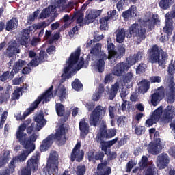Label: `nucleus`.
Instances as JSON below:
<instances>
[{
	"label": "nucleus",
	"instance_id": "6e6552de",
	"mask_svg": "<svg viewBox=\"0 0 175 175\" xmlns=\"http://www.w3.org/2000/svg\"><path fill=\"white\" fill-rule=\"evenodd\" d=\"M132 80H133V74L132 72H128L123 79V83L121 79H118L114 85H112L110 91L109 92V98L111 100H113L118 92V90L121 85L124 86V84H131L132 85Z\"/></svg>",
	"mask_w": 175,
	"mask_h": 175
},
{
	"label": "nucleus",
	"instance_id": "8fccbe9b",
	"mask_svg": "<svg viewBox=\"0 0 175 175\" xmlns=\"http://www.w3.org/2000/svg\"><path fill=\"white\" fill-rule=\"evenodd\" d=\"M128 123V120L125 116H120L117 120L118 126H125Z\"/></svg>",
	"mask_w": 175,
	"mask_h": 175
},
{
	"label": "nucleus",
	"instance_id": "a18cd8bd",
	"mask_svg": "<svg viewBox=\"0 0 175 175\" xmlns=\"http://www.w3.org/2000/svg\"><path fill=\"white\" fill-rule=\"evenodd\" d=\"M72 87L75 91H81L83 90V84L77 79H75L72 82Z\"/></svg>",
	"mask_w": 175,
	"mask_h": 175
},
{
	"label": "nucleus",
	"instance_id": "f03ea898",
	"mask_svg": "<svg viewBox=\"0 0 175 175\" xmlns=\"http://www.w3.org/2000/svg\"><path fill=\"white\" fill-rule=\"evenodd\" d=\"M81 50L77 48L76 51L71 53L68 61L64 68V73L62 75V79H70L72 76L76 75V70H80L84 66V58L80 57Z\"/></svg>",
	"mask_w": 175,
	"mask_h": 175
},
{
	"label": "nucleus",
	"instance_id": "338daca9",
	"mask_svg": "<svg viewBox=\"0 0 175 175\" xmlns=\"http://www.w3.org/2000/svg\"><path fill=\"white\" fill-rule=\"evenodd\" d=\"M103 92V88H101L99 93H96L93 95V100L97 101L98 99H100V96Z\"/></svg>",
	"mask_w": 175,
	"mask_h": 175
},
{
	"label": "nucleus",
	"instance_id": "c03bdc74",
	"mask_svg": "<svg viewBox=\"0 0 175 175\" xmlns=\"http://www.w3.org/2000/svg\"><path fill=\"white\" fill-rule=\"evenodd\" d=\"M55 109L57 116H62L64 114H65V107H64L62 104L56 103Z\"/></svg>",
	"mask_w": 175,
	"mask_h": 175
},
{
	"label": "nucleus",
	"instance_id": "f8f14e48",
	"mask_svg": "<svg viewBox=\"0 0 175 175\" xmlns=\"http://www.w3.org/2000/svg\"><path fill=\"white\" fill-rule=\"evenodd\" d=\"M49 24L46 23L45 22H41L38 23L37 25H33L29 27V29H24L22 31V36L21 39L18 40V43L21 46H25L27 47V45L29 43V33H31V31L32 29H44V28H46V27H48Z\"/></svg>",
	"mask_w": 175,
	"mask_h": 175
},
{
	"label": "nucleus",
	"instance_id": "2eb2a0df",
	"mask_svg": "<svg viewBox=\"0 0 175 175\" xmlns=\"http://www.w3.org/2000/svg\"><path fill=\"white\" fill-rule=\"evenodd\" d=\"M166 21H165V27L163 28V31L167 33V35H172L173 32V20L175 17V4L172 7V11L167 13L165 14Z\"/></svg>",
	"mask_w": 175,
	"mask_h": 175
},
{
	"label": "nucleus",
	"instance_id": "603ef678",
	"mask_svg": "<svg viewBox=\"0 0 175 175\" xmlns=\"http://www.w3.org/2000/svg\"><path fill=\"white\" fill-rule=\"evenodd\" d=\"M146 69H147V65L144 64H140L136 68V73L137 75H140V73H144V72H146Z\"/></svg>",
	"mask_w": 175,
	"mask_h": 175
},
{
	"label": "nucleus",
	"instance_id": "4c0bfd02",
	"mask_svg": "<svg viewBox=\"0 0 175 175\" xmlns=\"http://www.w3.org/2000/svg\"><path fill=\"white\" fill-rule=\"evenodd\" d=\"M116 42L118 43H123L125 40L126 33L124 29H118L116 31Z\"/></svg>",
	"mask_w": 175,
	"mask_h": 175
},
{
	"label": "nucleus",
	"instance_id": "4468645a",
	"mask_svg": "<svg viewBox=\"0 0 175 175\" xmlns=\"http://www.w3.org/2000/svg\"><path fill=\"white\" fill-rule=\"evenodd\" d=\"M21 144L26 150H22L18 156L12 158V159H14L16 162H24L27 161L29 154L35 151V147L32 144H27L25 142H23V139H21Z\"/></svg>",
	"mask_w": 175,
	"mask_h": 175
},
{
	"label": "nucleus",
	"instance_id": "6ab92c4d",
	"mask_svg": "<svg viewBox=\"0 0 175 175\" xmlns=\"http://www.w3.org/2000/svg\"><path fill=\"white\" fill-rule=\"evenodd\" d=\"M107 16H105L100 20V29L103 31H106L109 29V26L107 25V21L112 18L113 20H117L118 18V15H117L116 10H112L110 12H107Z\"/></svg>",
	"mask_w": 175,
	"mask_h": 175
},
{
	"label": "nucleus",
	"instance_id": "5fc2aeb1",
	"mask_svg": "<svg viewBox=\"0 0 175 175\" xmlns=\"http://www.w3.org/2000/svg\"><path fill=\"white\" fill-rule=\"evenodd\" d=\"M106 151H104V152L105 155L109 156V158H110V159H116V158H117V153L116 152H111V150H110V148L107 149Z\"/></svg>",
	"mask_w": 175,
	"mask_h": 175
},
{
	"label": "nucleus",
	"instance_id": "a878e982",
	"mask_svg": "<svg viewBox=\"0 0 175 175\" xmlns=\"http://www.w3.org/2000/svg\"><path fill=\"white\" fill-rule=\"evenodd\" d=\"M34 121L36 122V125L35 126L36 131H40L43 126L46 125V121L44 119V116H43V112H40L36 114L34 117Z\"/></svg>",
	"mask_w": 175,
	"mask_h": 175
},
{
	"label": "nucleus",
	"instance_id": "f3484780",
	"mask_svg": "<svg viewBox=\"0 0 175 175\" xmlns=\"http://www.w3.org/2000/svg\"><path fill=\"white\" fill-rule=\"evenodd\" d=\"M81 147V144L77 142V144L74 147L72 152L71 153V161H77V162H81L83 158L84 157V152L82 150H80Z\"/></svg>",
	"mask_w": 175,
	"mask_h": 175
},
{
	"label": "nucleus",
	"instance_id": "864d4df0",
	"mask_svg": "<svg viewBox=\"0 0 175 175\" xmlns=\"http://www.w3.org/2000/svg\"><path fill=\"white\" fill-rule=\"evenodd\" d=\"M73 17L76 18L79 24L83 23V20H84V14L81 12H77Z\"/></svg>",
	"mask_w": 175,
	"mask_h": 175
},
{
	"label": "nucleus",
	"instance_id": "393cba45",
	"mask_svg": "<svg viewBox=\"0 0 175 175\" xmlns=\"http://www.w3.org/2000/svg\"><path fill=\"white\" fill-rule=\"evenodd\" d=\"M129 67L126 66V64L122 62L116 64L113 70H112V75L114 76H122L124 73L128 72Z\"/></svg>",
	"mask_w": 175,
	"mask_h": 175
},
{
	"label": "nucleus",
	"instance_id": "c9c22d12",
	"mask_svg": "<svg viewBox=\"0 0 175 175\" xmlns=\"http://www.w3.org/2000/svg\"><path fill=\"white\" fill-rule=\"evenodd\" d=\"M17 162L12 159L10 163L9 167L8 170L1 171L0 175H10V173H14V170L16 168V164Z\"/></svg>",
	"mask_w": 175,
	"mask_h": 175
},
{
	"label": "nucleus",
	"instance_id": "cd10ccee",
	"mask_svg": "<svg viewBox=\"0 0 175 175\" xmlns=\"http://www.w3.org/2000/svg\"><path fill=\"white\" fill-rule=\"evenodd\" d=\"M142 58H143V53L139 52L136 55H134L133 56H130L127 58L126 61L127 63H125L126 64V66L131 68L132 65H135L136 62H139V61H142Z\"/></svg>",
	"mask_w": 175,
	"mask_h": 175
},
{
	"label": "nucleus",
	"instance_id": "b1692460",
	"mask_svg": "<svg viewBox=\"0 0 175 175\" xmlns=\"http://www.w3.org/2000/svg\"><path fill=\"white\" fill-rule=\"evenodd\" d=\"M170 162V159H169L167 154L161 153L157 158L156 165L160 169H165V167H167Z\"/></svg>",
	"mask_w": 175,
	"mask_h": 175
},
{
	"label": "nucleus",
	"instance_id": "7ed1b4c3",
	"mask_svg": "<svg viewBox=\"0 0 175 175\" xmlns=\"http://www.w3.org/2000/svg\"><path fill=\"white\" fill-rule=\"evenodd\" d=\"M89 58H91L92 61H94L92 63L94 69L98 70L100 73L105 70V61L107 59V55L102 51V44L96 43L94 44L90 50Z\"/></svg>",
	"mask_w": 175,
	"mask_h": 175
},
{
	"label": "nucleus",
	"instance_id": "5701e85b",
	"mask_svg": "<svg viewBox=\"0 0 175 175\" xmlns=\"http://www.w3.org/2000/svg\"><path fill=\"white\" fill-rule=\"evenodd\" d=\"M116 135H117L116 129H110L107 131L106 130V125H103L100 128V132L97 134V136H102L103 139H111Z\"/></svg>",
	"mask_w": 175,
	"mask_h": 175
},
{
	"label": "nucleus",
	"instance_id": "c85d7f7f",
	"mask_svg": "<svg viewBox=\"0 0 175 175\" xmlns=\"http://www.w3.org/2000/svg\"><path fill=\"white\" fill-rule=\"evenodd\" d=\"M18 53H20V48L17 46V42L16 41L10 42L7 49V54L9 57H12L13 54H18Z\"/></svg>",
	"mask_w": 175,
	"mask_h": 175
},
{
	"label": "nucleus",
	"instance_id": "69168bd1",
	"mask_svg": "<svg viewBox=\"0 0 175 175\" xmlns=\"http://www.w3.org/2000/svg\"><path fill=\"white\" fill-rule=\"evenodd\" d=\"M117 9L120 12V10H124V8H125V1H119L117 3Z\"/></svg>",
	"mask_w": 175,
	"mask_h": 175
},
{
	"label": "nucleus",
	"instance_id": "7c9ffc66",
	"mask_svg": "<svg viewBox=\"0 0 175 175\" xmlns=\"http://www.w3.org/2000/svg\"><path fill=\"white\" fill-rule=\"evenodd\" d=\"M47 58V54L44 51H40V57H36L33 59L30 62L31 66H38L40 62H43L44 59Z\"/></svg>",
	"mask_w": 175,
	"mask_h": 175
},
{
	"label": "nucleus",
	"instance_id": "0e129e2a",
	"mask_svg": "<svg viewBox=\"0 0 175 175\" xmlns=\"http://www.w3.org/2000/svg\"><path fill=\"white\" fill-rule=\"evenodd\" d=\"M63 20L64 23H66V24H72V23H73V20H75V17H69V16L65 15Z\"/></svg>",
	"mask_w": 175,
	"mask_h": 175
},
{
	"label": "nucleus",
	"instance_id": "a211bd4d",
	"mask_svg": "<svg viewBox=\"0 0 175 175\" xmlns=\"http://www.w3.org/2000/svg\"><path fill=\"white\" fill-rule=\"evenodd\" d=\"M163 109V108L162 106H160L159 108L154 110L150 118L146 120V125L150 127L152 126L154 124L158 122V121H159V118H161V116H162Z\"/></svg>",
	"mask_w": 175,
	"mask_h": 175
},
{
	"label": "nucleus",
	"instance_id": "aec40b11",
	"mask_svg": "<svg viewBox=\"0 0 175 175\" xmlns=\"http://www.w3.org/2000/svg\"><path fill=\"white\" fill-rule=\"evenodd\" d=\"M163 96H165V89L161 86L151 96L150 102L152 106H157Z\"/></svg>",
	"mask_w": 175,
	"mask_h": 175
},
{
	"label": "nucleus",
	"instance_id": "3c124183",
	"mask_svg": "<svg viewBox=\"0 0 175 175\" xmlns=\"http://www.w3.org/2000/svg\"><path fill=\"white\" fill-rule=\"evenodd\" d=\"M9 158H10L9 151L5 152L3 154V157H1V161H0V167H2V166L3 165V163H5L8 162V161H9Z\"/></svg>",
	"mask_w": 175,
	"mask_h": 175
},
{
	"label": "nucleus",
	"instance_id": "e2e57ef3",
	"mask_svg": "<svg viewBox=\"0 0 175 175\" xmlns=\"http://www.w3.org/2000/svg\"><path fill=\"white\" fill-rule=\"evenodd\" d=\"M135 132L136 135H142V133H144V126H137L135 127Z\"/></svg>",
	"mask_w": 175,
	"mask_h": 175
},
{
	"label": "nucleus",
	"instance_id": "473e14b6",
	"mask_svg": "<svg viewBox=\"0 0 175 175\" xmlns=\"http://www.w3.org/2000/svg\"><path fill=\"white\" fill-rule=\"evenodd\" d=\"M111 168L105 164H98L97 167V175H110Z\"/></svg>",
	"mask_w": 175,
	"mask_h": 175
},
{
	"label": "nucleus",
	"instance_id": "72a5a7b5",
	"mask_svg": "<svg viewBox=\"0 0 175 175\" xmlns=\"http://www.w3.org/2000/svg\"><path fill=\"white\" fill-rule=\"evenodd\" d=\"M175 116V108L172 105H168L163 111V117L167 120L172 119Z\"/></svg>",
	"mask_w": 175,
	"mask_h": 175
},
{
	"label": "nucleus",
	"instance_id": "6e6d98bb",
	"mask_svg": "<svg viewBox=\"0 0 175 175\" xmlns=\"http://www.w3.org/2000/svg\"><path fill=\"white\" fill-rule=\"evenodd\" d=\"M136 165H137V162L135 161H130L126 165V172H131Z\"/></svg>",
	"mask_w": 175,
	"mask_h": 175
},
{
	"label": "nucleus",
	"instance_id": "49530a36",
	"mask_svg": "<svg viewBox=\"0 0 175 175\" xmlns=\"http://www.w3.org/2000/svg\"><path fill=\"white\" fill-rule=\"evenodd\" d=\"M173 4V1H161L159 3V5L160 6L161 9H163L165 10L166 9H169L170 6Z\"/></svg>",
	"mask_w": 175,
	"mask_h": 175
},
{
	"label": "nucleus",
	"instance_id": "c756f323",
	"mask_svg": "<svg viewBox=\"0 0 175 175\" xmlns=\"http://www.w3.org/2000/svg\"><path fill=\"white\" fill-rule=\"evenodd\" d=\"M107 51H108V59H113L116 55V46L111 42V39L108 38L107 41Z\"/></svg>",
	"mask_w": 175,
	"mask_h": 175
},
{
	"label": "nucleus",
	"instance_id": "4be33fe9",
	"mask_svg": "<svg viewBox=\"0 0 175 175\" xmlns=\"http://www.w3.org/2000/svg\"><path fill=\"white\" fill-rule=\"evenodd\" d=\"M102 14V10H89L86 12L85 21L88 24L94 23Z\"/></svg>",
	"mask_w": 175,
	"mask_h": 175
},
{
	"label": "nucleus",
	"instance_id": "dca6fc26",
	"mask_svg": "<svg viewBox=\"0 0 175 175\" xmlns=\"http://www.w3.org/2000/svg\"><path fill=\"white\" fill-rule=\"evenodd\" d=\"M165 147V142L161 141V139H156L154 142H150L148 147V151L152 154L153 155H157V154H159L162 149Z\"/></svg>",
	"mask_w": 175,
	"mask_h": 175
},
{
	"label": "nucleus",
	"instance_id": "680f3d73",
	"mask_svg": "<svg viewBox=\"0 0 175 175\" xmlns=\"http://www.w3.org/2000/svg\"><path fill=\"white\" fill-rule=\"evenodd\" d=\"M150 83H161L162 79L159 76H152L149 79Z\"/></svg>",
	"mask_w": 175,
	"mask_h": 175
},
{
	"label": "nucleus",
	"instance_id": "412c9836",
	"mask_svg": "<svg viewBox=\"0 0 175 175\" xmlns=\"http://www.w3.org/2000/svg\"><path fill=\"white\" fill-rule=\"evenodd\" d=\"M98 143H100L101 146V150L102 151H105L106 153H107V150L110 148L111 146H113V144H116L117 142H118V137H116L112 140L105 142L103 141V139L102 136L97 135L96 137Z\"/></svg>",
	"mask_w": 175,
	"mask_h": 175
},
{
	"label": "nucleus",
	"instance_id": "39448f33",
	"mask_svg": "<svg viewBox=\"0 0 175 175\" xmlns=\"http://www.w3.org/2000/svg\"><path fill=\"white\" fill-rule=\"evenodd\" d=\"M31 121L32 120L27 119V120L25 123L20 124L16 130V139H18V142L21 144V139H22L23 142L25 143V144H33L35 150V142H36L38 137H39V134L33 133L28 138V135H27V133H24L25 129H27V126L29 125V124H31Z\"/></svg>",
	"mask_w": 175,
	"mask_h": 175
},
{
	"label": "nucleus",
	"instance_id": "f257e3e1",
	"mask_svg": "<svg viewBox=\"0 0 175 175\" xmlns=\"http://www.w3.org/2000/svg\"><path fill=\"white\" fill-rule=\"evenodd\" d=\"M140 25L137 23L133 24L129 29V33L126 34V38L135 36L137 39H146V29L143 27H148L149 29H152L157 23H159L158 14H154L151 16V13L147 12L143 19L139 20Z\"/></svg>",
	"mask_w": 175,
	"mask_h": 175
},
{
	"label": "nucleus",
	"instance_id": "37998d69",
	"mask_svg": "<svg viewBox=\"0 0 175 175\" xmlns=\"http://www.w3.org/2000/svg\"><path fill=\"white\" fill-rule=\"evenodd\" d=\"M27 65V62L24 60H18L14 64V70H17L18 72L21 70L23 67L24 66Z\"/></svg>",
	"mask_w": 175,
	"mask_h": 175
},
{
	"label": "nucleus",
	"instance_id": "e433bc0d",
	"mask_svg": "<svg viewBox=\"0 0 175 175\" xmlns=\"http://www.w3.org/2000/svg\"><path fill=\"white\" fill-rule=\"evenodd\" d=\"M55 94L60 98V100L62 102L64 98L66 96V89L63 85H59L55 90Z\"/></svg>",
	"mask_w": 175,
	"mask_h": 175
},
{
	"label": "nucleus",
	"instance_id": "58836bf2",
	"mask_svg": "<svg viewBox=\"0 0 175 175\" xmlns=\"http://www.w3.org/2000/svg\"><path fill=\"white\" fill-rule=\"evenodd\" d=\"M45 38L46 39H49V43H53V42H55V40H58V39H59V33L57 32L51 34V31H46L45 33Z\"/></svg>",
	"mask_w": 175,
	"mask_h": 175
},
{
	"label": "nucleus",
	"instance_id": "20e7f679",
	"mask_svg": "<svg viewBox=\"0 0 175 175\" xmlns=\"http://www.w3.org/2000/svg\"><path fill=\"white\" fill-rule=\"evenodd\" d=\"M54 140H57L59 146H62L64 143H66V137L65 136V126L62 124L56 131L55 135L51 134L47 138L42 141V144L40 146V150L42 152L47 151L53 144Z\"/></svg>",
	"mask_w": 175,
	"mask_h": 175
},
{
	"label": "nucleus",
	"instance_id": "13d9d810",
	"mask_svg": "<svg viewBox=\"0 0 175 175\" xmlns=\"http://www.w3.org/2000/svg\"><path fill=\"white\" fill-rule=\"evenodd\" d=\"M154 174H155V165H151L146 170V172H145V175H154Z\"/></svg>",
	"mask_w": 175,
	"mask_h": 175
},
{
	"label": "nucleus",
	"instance_id": "774afa93",
	"mask_svg": "<svg viewBox=\"0 0 175 175\" xmlns=\"http://www.w3.org/2000/svg\"><path fill=\"white\" fill-rule=\"evenodd\" d=\"M113 74H109L106 75L104 81L105 84H107V83H111V81H113Z\"/></svg>",
	"mask_w": 175,
	"mask_h": 175
},
{
	"label": "nucleus",
	"instance_id": "ea45409f",
	"mask_svg": "<svg viewBox=\"0 0 175 175\" xmlns=\"http://www.w3.org/2000/svg\"><path fill=\"white\" fill-rule=\"evenodd\" d=\"M148 90H150V81L146 79L142 80L139 83V92L146 94Z\"/></svg>",
	"mask_w": 175,
	"mask_h": 175
},
{
	"label": "nucleus",
	"instance_id": "f704fd0d",
	"mask_svg": "<svg viewBox=\"0 0 175 175\" xmlns=\"http://www.w3.org/2000/svg\"><path fill=\"white\" fill-rule=\"evenodd\" d=\"M79 129L82 136H85L90 132V126L88 123L85 122V119H82L79 122Z\"/></svg>",
	"mask_w": 175,
	"mask_h": 175
},
{
	"label": "nucleus",
	"instance_id": "09e8293b",
	"mask_svg": "<svg viewBox=\"0 0 175 175\" xmlns=\"http://www.w3.org/2000/svg\"><path fill=\"white\" fill-rule=\"evenodd\" d=\"M125 46L122 45L118 47V51L115 53L114 58H118V57H122L125 54Z\"/></svg>",
	"mask_w": 175,
	"mask_h": 175
},
{
	"label": "nucleus",
	"instance_id": "052dcab7",
	"mask_svg": "<svg viewBox=\"0 0 175 175\" xmlns=\"http://www.w3.org/2000/svg\"><path fill=\"white\" fill-rule=\"evenodd\" d=\"M7 117H8V111L3 112V113L1 114V122H0L1 128L3 126V124H5Z\"/></svg>",
	"mask_w": 175,
	"mask_h": 175
},
{
	"label": "nucleus",
	"instance_id": "1a4fd4ad",
	"mask_svg": "<svg viewBox=\"0 0 175 175\" xmlns=\"http://www.w3.org/2000/svg\"><path fill=\"white\" fill-rule=\"evenodd\" d=\"M58 172V154L51 152L46 166L43 169L44 175L54 174Z\"/></svg>",
	"mask_w": 175,
	"mask_h": 175
},
{
	"label": "nucleus",
	"instance_id": "bf43d9fd",
	"mask_svg": "<svg viewBox=\"0 0 175 175\" xmlns=\"http://www.w3.org/2000/svg\"><path fill=\"white\" fill-rule=\"evenodd\" d=\"M85 174V166L79 165L77 168V175H84Z\"/></svg>",
	"mask_w": 175,
	"mask_h": 175
},
{
	"label": "nucleus",
	"instance_id": "9b49d317",
	"mask_svg": "<svg viewBox=\"0 0 175 175\" xmlns=\"http://www.w3.org/2000/svg\"><path fill=\"white\" fill-rule=\"evenodd\" d=\"M66 8H69V5L66 4V1H56L54 5H50L49 8L43 10L40 15V18H47L49 16L55 14V13H57V10H64Z\"/></svg>",
	"mask_w": 175,
	"mask_h": 175
},
{
	"label": "nucleus",
	"instance_id": "de8ad7c7",
	"mask_svg": "<svg viewBox=\"0 0 175 175\" xmlns=\"http://www.w3.org/2000/svg\"><path fill=\"white\" fill-rule=\"evenodd\" d=\"M122 111H131L132 110V104L129 101H123L121 105Z\"/></svg>",
	"mask_w": 175,
	"mask_h": 175
},
{
	"label": "nucleus",
	"instance_id": "2f4dec72",
	"mask_svg": "<svg viewBox=\"0 0 175 175\" xmlns=\"http://www.w3.org/2000/svg\"><path fill=\"white\" fill-rule=\"evenodd\" d=\"M137 16V11H136V6L132 5L127 11L122 13V17L125 20L131 18L132 17H136Z\"/></svg>",
	"mask_w": 175,
	"mask_h": 175
},
{
	"label": "nucleus",
	"instance_id": "ddd939ff",
	"mask_svg": "<svg viewBox=\"0 0 175 175\" xmlns=\"http://www.w3.org/2000/svg\"><path fill=\"white\" fill-rule=\"evenodd\" d=\"M106 114V108L100 105L97 106L90 114V124L93 126H96L99 122H100V119L104 117Z\"/></svg>",
	"mask_w": 175,
	"mask_h": 175
},
{
	"label": "nucleus",
	"instance_id": "bb28decb",
	"mask_svg": "<svg viewBox=\"0 0 175 175\" xmlns=\"http://www.w3.org/2000/svg\"><path fill=\"white\" fill-rule=\"evenodd\" d=\"M166 95L168 103H173L175 100V83L174 82L169 84Z\"/></svg>",
	"mask_w": 175,
	"mask_h": 175
},
{
	"label": "nucleus",
	"instance_id": "a19ab883",
	"mask_svg": "<svg viewBox=\"0 0 175 175\" xmlns=\"http://www.w3.org/2000/svg\"><path fill=\"white\" fill-rule=\"evenodd\" d=\"M18 24V23L16 21V19H11L6 23V31H13V29H16Z\"/></svg>",
	"mask_w": 175,
	"mask_h": 175
},
{
	"label": "nucleus",
	"instance_id": "423d86ee",
	"mask_svg": "<svg viewBox=\"0 0 175 175\" xmlns=\"http://www.w3.org/2000/svg\"><path fill=\"white\" fill-rule=\"evenodd\" d=\"M148 60L152 64H157L158 62L159 66L165 68L163 65L167 62V53L158 49V46H153L150 51Z\"/></svg>",
	"mask_w": 175,
	"mask_h": 175
},
{
	"label": "nucleus",
	"instance_id": "4d7b16f0",
	"mask_svg": "<svg viewBox=\"0 0 175 175\" xmlns=\"http://www.w3.org/2000/svg\"><path fill=\"white\" fill-rule=\"evenodd\" d=\"M148 161V159L146 156H143L141 161L139 162V165L141 167V169H143L144 167H146L147 166V162Z\"/></svg>",
	"mask_w": 175,
	"mask_h": 175
},
{
	"label": "nucleus",
	"instance_id": "9d476101",
	"mask_svg": "<svg viewBox=\"0 0 175 175\" xmlns=\"http://www.w3.org/2000/svg\"><path fill=\"white\" fill-rule=\"evenodd\" d=\"M40 160V154L38 152H36L30 159L27 160L26 167L21 171V175H31L32 172H36V170H38Z\"/></svg>",
	"mask_w": 175,
	"mask_h": 175
},
{
	"label": "nucleus",
	"instance_id": "0eeeda50",
	"mask_svg": "<svg viewBox=\"0 0 175 175\" xmlns=\"http://www.w3.org/2000/svg\"><path fill=\"white\" fill-rule=\"evenodd\" d=\"M54 86H51L48 90L45 92V93L39 96L37 99L31 105L30 107L27 109L23 113V118H25L27 116H29L35 109L39 106V103L42 100V103H47V102H50V99L53 98V88Z\"/></svg>",
	"mask_w": 175,
	"mask_h": 175
},
{
	"label": "nucleus",
	"instance_id": "79ce46f5",
	"mask_svg": "<svg viewBox=\"0 0 175 175\" xmlns=\"http://www.w3.org/2000/svg\"><path fill=\"white\" fill-rule=\"evenodd\" d=\"M23 90H24V88H18L15 90L11 97L12 100H17L20 99V96H21V92L23 91Z\"/></svg>",
	"mask_w": 175,
	"mask_h": 175
}]
</instances>
